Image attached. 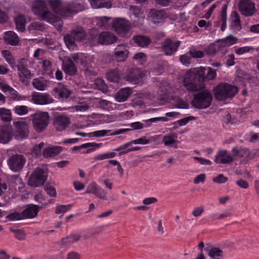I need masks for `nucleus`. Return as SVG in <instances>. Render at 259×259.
Listing matches in <instances>:
<instances>
[{"label":"nucleus","mask_w":259,"mask_h":259,"mask_svg":"<svg viewBox=\"0 0 259 259\" xmlns=\"http://www.w3.org/2000/svg\"><path fill=\"white\" fill-rule=\"evenodd\" d=\"M46 3L42 0L36 1L32 7L33 13L40 17V19L48 22L54 25L58 30H60L63 26V22L58 16L46 10Z\"/></svg>","instance_id":"f257e3e1"},{"label":"nucleus","mask_w":259,"mask_h":259,"mask_svg":"<svg viewBox=\"0 0 259 259\" xmlns=\"http://www.w3.org/2000/svg\"><path fill=\"white\" fill-rule=\"evenodd\" d=\"M204 70L203 69L189 71L185 74L183 80V85L189 92H197L204 88Z\"/></svg>","instance_id":"f03ea898"},{"label":"nucleus","mask_w":259,"mask_h":259,"mask_svg":"<svg viewBox=\"0 0 259 259\" xmlns=\"http://www.w3.org/2000/svg\"><path fill=\"white\" fill-rule=\"evenodd\" d=\"M89 40L93 44L96 43L102 45H109L116 42L118 39L112 32L109 31H103L99 34L96 30H92L90 31Z\"/></svg>","instance_id":"7ed1b4c3"},{"label":"nucleus","mask_w":259,"mask_h":259,"mask_svg":"<svg viewBox=\"0 0 259 259\" xmlns=\"http://www.w3.org/2000/svg\"><path fill=\"white\" fill-rule=\"evenodd\" d=\"M237 92V87L226 83H221L213 89L214 97L218 101L232 98Z\"/></svg>","instance_id":"20e7f679"},{"label":"nucleus","mask_w":259,"mask_h":259,"mask_svg":"<svg viewBox=\"0 0 259 259\" xmlns=\"http://www.w3.org/2000/svg\"><path fill=\"white\" fill-rule=\"evenodd\" d=\"M48 3L55 13L63 17L76 14L79 11L76 5L64 6L61 0H48Z\"/></svg>","instance_id":"39448f33"},{"label":"nucleus","mask_w":259,"mask_h":259,"mask_svg":"<svg viewBox=\"0 0 259 259\" xmlns=\"http://www.w3.org/2000/svg\"><path fill=\"white\" fill-rule=\"evenodd\" d=\"M86 36V32L81 26H77L73 29L70 33L64 36L65 42L69 49L72 48L75 45V41H81L84 40Z\"/></svg>","instance_id":"423d86ee"},{"label":"nucleus","mask_w":259,"mask_h":259,"mask_svg":"<svg viewBox=\"0 0 259 259\" xmlns=\"http://www.w3.org/2000/svg\"><path fill=\"white\" fill-rule=\"evenodd\" d=\"M212 99V95L209 92L202 91L194 96L192 104L197 108L205 109L210 105Z\"/></svg>","instance_id":"0eeeda50"},{"label":"nucleus","mask_w":259,"mask_h":259,"mask_svg":"<svg viewBox=\"0 0 259 259\" xmlns=\"http://www.w3.org/2000/svg\"><path fill=\"white\" fill-rule=\"evenodd\" d=\"M30 117L33 126L35 130H44L49 124L50 115L47 112L37 111L31 114Z\"/></svg>","instance_id":"6e6552de"},{"label":"nucleus","mask_w":259,"mask_h":259,"mask_svg":"<svg viewBox=\"0 0 259 259\" xmlns=\"http://www.w3.org/2000/svg\"><path fill=\"white\" fill-rule=\"evenodd\" d=\"M177 113L175 112H168L165 114L166 117H158L149 119L145 121V123L141 122H133L130 124L132 130H140L144 127L150 126L152 123L156 122L159 121H166L167 120L166 117H175ZM123 130H130V128H124Z\"/></svg>","instance_id":"1a4fd4ad"},{"label":"nucleus","mask_w":259,"mask_h":259,"mask_svg":"<svg viewBox=\"0 0 259 259\" xmlns=\"http://www.w3.org/2000/svg\"><path fill=\"white\" fill-rule=\"evenodd\" d=\"M26 163L25 157L21 154H16L10 156L7 160L9 168L15 172L21 170Z\"/></svg>","instance_id":"9d476101"},{"label":"nucleus","mask_w":259,"mask_h":259,"mask_svg":"<svg viewBox=\"0 0 259 259\" xmlns=\"http://www.w3.org/2000/svg\"><path fill=\"white\" fill-rule=\"evenodd\" d=\"M47 176L42 168H36L29 179L28 184L31 187H37L45 183Z\"/></svg>","instance_id":"9b49d317"},{"label":"nucleus","mask_w":259,"mask_h":259,"mask_svg":"<svg viewBox=\"0 0 259 259\" xmlns=\"http://www.w3.org/2000/svg\"><path fill=\"white\" fill-rule=\"evenodd\" d=\"M144 76V73L141 69L130 68L127 70L125 78L131 83L136 84L142 82Z\"/></svg>","instance_id":"f8f14e48"},{"label":"nucleus","mask_w":259,"mask_h":259,"mask_svg":"<svg viewBox=\"0 0 259 259\" xmlns=\"http://www.w3.org/2000/svg\"><path fill=\"white\" fill-rule=\"evenodd\" d=\"M238 9L241 14L245 17L252 16L256 12L255 4L251 0H240Z\"/></svg>","instance_id":"ddd939ff"},{"label":"nucleus","mask_w":259,"mask_h":259,"mask_svg":"<svg viewBox=\"0 0 259 259\" xmlns=\"http://www.w3.org/2000/svg\"><path fill=\"white\" fill-rule=\"evenodd\" d=\"M231 152L233 157L238 158H244L243 161L245 162H248L249 160L252 159L255 157L257 152L255 151L253 153L249 151L247 148H242L241 147H234L232 149Z\"/></svg>","instance_id":"4468645a"},{"label":"nucleus","mask_w":259,"mask_h":259,"mask_svg":"<svg viewBox=\"0 0 259 259\" xmlns=\"http://www.w3.org/2000/svg\"><path fill=\"white\" fill-rule=\"evenodd\" d=\"M180 44V41H173L168 38L162 42L161 48L166 55H171L177 52Z\"/></svg>","instance_id":"2eb2a0df"},{"label":"nucleus","mask_w":259,"mask_h":259,"mask_svg":"<svg viewBox=\"0 0 259 259\" xmlns=\"http://www.w3.org/2000/svg\"><path fill=\"white\" fill-rule=\"evenodd\" d=\"M131 23L124 19L116 18L113 20L112 27L118 33H122L128 31L131 28Z\"/></svg>","instance_id":"dca6fc26"},{"label":"nucleus","mask_w":259,"mask_h":259,"mask_svg":"<svg viewBox=\"0 0 259 259\" xmlns=\"http://www.w3.org/2000/svg\"><path fill=\"white\" fill-rule=\"evenodd\" d=\"M129 47L125 45H118L114 49L113 56L117 62H123L128 57Z\"/></svg>","instance_id":"f3484780"},{"label":"nucleus","mask_w":259,"mask_h":259,"mask_svg":"<svg viewBox=\"0 0 259 259\" xmlns=\"http://www.w3.org/2000/svg\"><path fill=\"white\" fill-rule=\"evenodd\" d=\"M33 102L38 105H46L52 103L53 99L51 96L47 93L34 92L32 95Z\"/></svg>","instance_id":"a211bd4d"},{"label":"nucleus","mask_w":259,"mask_h":259,"mask_svg":"<svg viewBox=\"0 0 259 259\" xmlns=\"http://www.w3.org/2000/svg\"><path fill=\"white\" fill-rule=\"evenodd\" d=\"M234 160L233 155L228 154L226 150H219L215 156L214 162L216 163L230 164Z\"/></svg>","instance_id":"6ab92c4d"},{"label":"nucleus","mask_w":259,"mask_h":259,"mask_svg":"<svg viewBox=\"0 0 259 259\" xmlns=\"http://www.w3.org/2000/svg\"><path fill=\"white\" fill-rule=\"evenodd\" d=\"M40 207L41 206L33 204H28L22 212L23 220L36 217Z\"/></svg>","instance_id":"aec40b11"},{"label":"nucleus","mask_w":259,"mask_h":259,"mask_svg":"<svg viewBox=\"0 0 259 259\" xmlns=\"http://www.w3.org/2000/svg\"><path fill=\"white\" fill-rule=\"evenodd\" d=\"M62 69L66 74L70 76L75 75L77 72L76 66L70 58L63 61Z\"/></svg>","instance_id":"412c9836"},{"label":"nucleus","mask_w":259,"mask_h":259,"mask_svg":"<svg viewBox=\"0 0 259 259\" xmlns=\"http://www.w3.org/2000/svg\"><path fill=\"white\" fill-rule=\"evenodd\" d=\"M0 89L4 93H8L10 97L14 100L20 101L22 100V97L15 90L9 85L0 83Z\"/></svg>","instance_id":"4be33fe9"},{"label":"nucleus","mask_w":259,"mask_h":259,"mask_svg":"<svg viewBox=\"0 0 259 259\" xmlns=\"http://www.w3.org/2000/svg\"><path fill=\"white\" fill-rule=\"evenodd\" d=\"M70 123L69 118L63 114L57 116L54 121V125L57 128H66Z\"/></svg>","instance_id":"5701e85b"},{"label":"nucleus","mask_w":259,"mask_h":259,"mask_svg":"<svg viewBox=\"0 0 259 259\" xmlns=\"http://www.w3.org/2000/svg\"><path fill=\"white\" fill-rule=\"evenodd\" d=\"M121 72L117 68L111 69L106 72V77L110 82H118L122 78Z\"/></svg>","instance_id":"b1692460"},{"label":"nucleus","mask_w":259,"mask_h":259,"mask_svg":"<svg viewBox=\"0 0 259 259\" xmlns=\"http://www.w3.org/2000/svg\"><path fill=\"white\" fill-rule=\"evenodd\" d=\"M150 15L152 21L154 24L162 23L166 18V14L164 10H151Z\"/></svg>","instance_id":"393cba45"},{"label":"nucleus","mask_w":259,"mask_h":259,"mask_svg":"<svg viewBox=\"0 0 259 259\" xmlns=\"http://www.w3.org/2000/svg\"><path fill=\"white\" fill-rule=\"evenodd\" d=\"M153 140V139L152 140V139H146V137H143L140 138L138 139H136V140L132 141L130 142H127V143L124 144V145L120 146V147L115 149L114 151H120L124 150L126 148H127V147L131 146L133 144H143V145L147 144H148L150 142V141H152Z\"/></svg>","instance_id":"a878e982"},{"label":"nucleus","mask_w":259,"mask_h":259,"mask_svg":"<svg viewBox=\"0 0 259 259\" xmlns=\"http://www.w3.org/2000/svg\"><path fill=\"white\" fill-rule=\"evenodd\" d=\"M54 91L59 98H68L71 93V91L67 89V87L62 83H59L54 89Z\"/></svg>","instance_id":"bb28decb"},{"label":"nucleus","mask_w":259,"mask_h":259,"mask_svg":"<svg viewBox=\"0 0 259 259\" xmlns=\"http://www.w3.org/2000/svg\"><path fill=\"white\" fill-rule=\"evenodd\" d=\"M132 91L130 88L120 89L115 95V99L118 102L125 101L131 96Z\"/></svg>","instance_id":"cd10ccee"},{"label":"nucleus","mask_w":259,"mask_h":259,"mask_svg":"<svg viewBox=\"0 0 259 259\" xmlns=\"http://www.w3.org/2000/svg\"><path fill=\"white\" fill-rule=\"evenodd\" d=\"M5 41L6 44L11 46H17L19 42V38L16 33L13 31H10L6 33Z\"/></svg>","instance_id":"c85d7f7f"},{"label":"nucleus","mask_w":259,"mask_h":259,"mask_svg":"<svg viewBox=\"0 0 259 259\" xmlns=\"http://www.w3.org/2000/svg\"><path fill=\"white\" fill-rule=\"evenodd\" d=\"M62 150L61 146L49 147L44 149L42 155L45 158L53 157L60 153Z\"/></svg>","instance_id":"c756f323"},{"label":"nucleus","mask_w":259,"mask_h":259,"mask_svg":"<svg viewBox=\"0 0 259 259\" xmlns=\"http://www.w3.org/2000/svg\"><path fill=\"white\" fill-rule=\"evenodd\" d=\"M18 73L20 79L24 81L25 78H30L31 73L29 70L22 63H20L17 65Z\"/></svg>","instance_id":"7c9ffc66"},{"label":"nucleus","mask_w":259,"mask_h":259,"mask_svg":"<svg viewBox=\"0 0 259 259\" xmlns=\"http://www.w3.org/2000/svg\"><path fill=\"white\" fill-rule=\"evenodd\" d=\"M204 250L208 252V255L211 259H223V251L218 247H212L210 249L205 248Z\"/></svg>","instance_id":"2f4dec72"},{"label":"nucleus","mask_w":259,"mask_h":259,"mask_svg":"<svg viewBox=\"0 0 259 259\" xmlns=\"http://www.w3.org/2000/svg\"><path fill=\"white\" fill-rule=\"evenodd\" d=\"M92 7L94 9L101 8H110L112 7V3L110 1H104V0H89Z\"/></svg>","instance_id":"473e14b6"},{"label":"nucleus","mask_w":259,"mask_h":259,"mask_svg":"<svg viewBox=\"0 0 259 259\" xmlns=\"http://www.w3.org/2000/svg\"><path fill=\"white\" fill-rule=\"evenodd\" d=\"M134 41L141 47H145L149 46L151 42V39L145 35H137L133 37Z\"/></svg>","instance_id":"72a5a7b5"},{"label":"nucleus","mask_w":259,"mask_h":259,"mask_svg":"<svg viewBox=\"0 0 259 259\" xmlns=\"http://www.w3.org/2000/svg\"><path fill=\"white\" fill-rule=\"evenodd\" d=\"M110 131H95L94 132L88 134L83 132H76L75 134L80 136L82 137H100L106 136Z\"/></svg>","instance_id":"f704fd0d"},{"label":"nucleus","mask_w":259,"mask_h":259,"mask_svg":"<svg viewBox=\"0 0 259 259\" xmlns=\"http://www.w3.org/2000/svg\"><path fill=\"white\" fill-rule=\"evenodd\" d=\"M16 29L21 32L25 30L26 18L23 15H19L15 18Z\"/></svg>","instance_id":"c9c22d12"},{"label":"nucleus","mask_w":259,"mask_h":259,"mask_svg":"<svg viewBox=\"0 0 259 259\" xmlns=\"http://www.w3.org/2000/svg\"><path fill=\"white\" fill-rule=\"evenodd\" d=\"M81 238V236L77 234H71L62 239V244L70 245L74 243L78 242Z\"/></svg>","instance_id":"e433bc0d"},{"label":"nucleus","mask_w":259,"mask_h":259,"mask_svg":"<svg viewBox=\"0 0 259 259\" xmlns=\"http://www.w3.org/2000/svg\"><path fill=\"white\" fill-rule=\"evenodd\" d=\"M162 142L165 146L171 147L175 144L178 143L177 136L176 134L165 135L163 137Z\"/></svg>","instance_id":"4c0bfd02"},{"label":"nucleus","mask_w":259,"mask_h":259,"mask_svg":"<svg viewBox=\"0 0 259 259\" xmlns=\"http://www.w3.org/2000/svg\"><path fill=\"white\" fill-rule=\"evenodd\" d=\"M232 27L236 30H240L241 28L240 17L238 13L233 11L231 15Z\"/></svg>","instance_id":"58836bf2"},{"label":"nucleus","mask_w":259,"mask_h":259,"mask_svg":"<svg viewBox=\"0 0 259 259\" xmlns=\"http://www.w3.org/2000/svg\"><path fill=\"white\" fill-rule=\"evenodd\" d=\"M12 131H0V143L6 144L8 143L12 138Z\"/></svg>","instance_id":"ea45409f"},{"label":"nucleus","mask_w":259,"mask_h":259,"mask_svg":"<svg viewBox=\"0 0 259 259\" xmlns=\"http://www.w3.org/2000/svg\"><path fill=\"white\" fill-rule=\"evenodd\" d=\"M227 5H224L220 15V20L222 22L221 30L224 31L227 26Z\"/></svg>","instance_id":"a19ab883"},{"label":"nucleus","mask_w":259,"mask_h":259,"mask_svg":"<svg viewBox=\"0 0 259 259\" xmlns=\"http://www.w3.org/2000/svg\"><path fill=\"white\" fill-rule=\"evenodd\" d=\"M0 117L4 122H10L12 119L10 110L4 108H0Z\"/></svg>","instance_id":"79ce46f5"},{"label":"nucleus","mask_w":259,"mask_h":259,"mask_svg":"<svg viewBox=\"0 0 259 259\" xmlns=\"http://www.w3.org/2000/svg\"><path fill=\"white\" fill-rule=\"evenodd\" d=\"M2 55L5 58L7 62L13 67L15 65V59L12 54L8 50H3L2 51Z\"/></svg>","instance_id":"37998d69"},{"label":"nucleus","mask_w":259,"mask_h":259,"mask_svg":"<svg viewBox=\"0 0 259 259\" xmlns=\"http://www.w3.org/2000/svg\"><path fill=\"white\" fill-rule=\"evenodd\" d=\"M220 45L219 42H216L215 44L210 45L204 50V52L208 55H213L218 52L220 49Z\"/></svg>","instance_id":"c03bdc74"},{"label":"nucleus","mask_w":259,"mask_h":259,"mask_svg":"<svg viewBox=\"0 0 259 259\" xmlns=\"http://www.w3.org/2000/svg\"><path fill=\"white\" fill-rule=\"evenodd\" d=\"M32 85L34 88L39 91H44L47 87V81L39 78L33 80Z\"/></svg>","instance_id":"a18cd8bd"},{"label":"nucleus","mask_w":259,"mask_h":259,"mask_svg":"<svg viewBox=\"0 0 259 259\" xmlns=\"http://www.w3.org/2000/svg\"><path fill=\"white\" fill-rule=\"evenodd\" d=\"M13 124L17 130H27L29 127L28 123L22 118L14 121Z\"/></svg>","instance_id":"49530a36"},{"label":"nucleus","mask_w":259,"mask_h":259,"mask_svg":"<svg viewBox=\"0 0 259 259\" xmlns=\"http://www.w3.org/2000/svg\"><path fill=\"white\" fill-rule=\"evenodd\" d=\"M28 30L31 31H43L45 30L44 24L40 22H33L31 23L28 27Z\"/></svg>","instance_id":"de8ad7c7"},{"label":"nucleus","mask_w":259,"mask_h":259,"mask_svg":"<svg viewBox=\"0 0 259 259\" xmlns=\"http://www.w3.org/2000/svg\"><path fill=\"white\" fill-rule=\"evenodd\" d=\"M94 84L98 90L101 91L103 93H106L108 91L107 86L105 83L104 80L101 78L95 79Z\"/></svg>","instance_id":"09e8293b"},{"label":"nucleus","mask_w":259,"mask_h":259,"mask_svg":"<svg viewBox=\"0 0 259 259\" xmlns=\"http://www.w3.org/2000/svg\"><path fill=\"white\" fill-rule=\"evenodd\" d=\"M44 146V142H41L38 144L35 145L31 150V154L36 158L40 157L41 155V150Z\"/></svg>","instance_id":"8fccbe9b"},{"label":"nucleus","mask_w":259,"mask_h":259,"mask_svg":"<svg viewBox=\"0 0 259 259\" xmlns=\"http://www.w3.org/2000/svg\"><path fill=\"white\" fill-rule=\"evenodd\" d=\"M29 131H12V135L18 140L25 139L28 135Z\"/></svg>","instance_id":"3c124183"},{"label":"nucleus","mask_w":259,"mask_h":259,"mask_svg":"<svg viewBox=\"0 0 259 259\" xmlns=\"http://www.w3.org/2000/svg\"><path fill=\"white\" fill-rule=\"evenodd\" d=\"M13 110L16 114L20 116L26 114L28 112V107L24 105L16 106Z\"/></svg>","instance_id":"603ef678"},{"label":"nucleus","mask_w":259,"mask_h":259,"mask_svg":"<svg viewBox=\"0 0 259 259\" xmlns=\"http://www.w3.org/2000/svg\"><path fill=\"white\" fill-rule=\"evenodd\" d=\"M6 219L10 221H14L23 220L22 212L20 213L17 211H15L8 214L6 217Z\"/></svg>","instance_id":"864d4df0"},{"label":"nucleus","mask_w":259,"mask_h":259,"mask_svg":"<svg viewBox=\"0 0 259 259\" xmlns=\"http://www.w3.org/2000/svg\"><path fill=\"white\" fill-rule=\"evenodd\" d=\"M110 17H96V20L97 22V25L99 27H105L107 25L108 21L111 19Z\"/></svg>","instance_id":"5fc2aeb1"},{"label":"nucleus","mask_w":259,"mask_h":259,"mask_svg":"<svg viewBox=\"0 0 259 259\" xmlns=\"http://www.w3.org/2000/svg\"><path fill=\"white\" fill-rule=\"evenodd\" d=\"M10 230L13 232L15 237L19 240H23L25 238L26 234L24 231L21 229H14L10 228Z\"/></svg>","instance_id":"6e6d98bb"},{"label":"nucleus","mask_w":259,"mask_h":259,"mask_svg":"<svg viewBox=\"0 0 259 259\" xmlns=\"http://www.w3.org/2000/svg\"><path fill=\"white\" fill-rule=\"evenodd\" d=\"M101 144H97L96 143H88L82 144L79 146H74L72 148V151H77L82 148H87L91 147H96L99 148L100 147Z\"/></svg>","instance_id":"4d7b16f0"},{"label":"nucleus","mask_w":259,"mask_h":259,"mask_svg":"<svg viewBox=\"0 0 259 259\" xmlns=\"http://www.w3.org/2000/svg\"><path fill=\"white\" fill-rule=\"evenodd\" d=\"M193 58H202L204 56V54L201 51H197L194 48H190L187 53Z\"/></svg>","instance_id":"13d9d810"},{"label":"nucleus","mask_w":259,"mask_h":259,"mask_svg":"<svg viewBox=\"0 0 259 259\" xmlns=\"http://www.w3.org/2000/svg\"><path fill=\"white\" fill-rule=\"evenodd\" d=\"M72 206L71 204L60 205L56 207L55 213L57 214L64 213L71 209Z\"/></svg>","instance_id":"bf43d9fd"},{"label":"nucleus","mask_w":259,"mask_h":259,"mask_svg":"<svg viewBox=\"0 0 259 259\" xmlns=\"http://www.w3.org/2000/svg\"><path fill=\"white\" fill-rule=\"evenodd\" d=\"M237 38L232 35L227 36L225 39L221 41V45L230 46L236 42Z\"/></svg>","instance_id":"052dcab7"},{"label":"nucleus","mask_w":259,"mask_h":259,"mask_svg":"<svg viewBox=\"0 0 259 259\" xmlns=\"http://www.w3.org/2000/svg\"><path fill=\"white\" fill-rule=\"evenodd\" d=\"M98 188L99 187L95 182H92L87 186L84 193H92L94 194Z\"/></svg>","instance_id":"680f3d73"},{"label":"nucleus","mask_w":259,"mask_h":259,"mask_svg":"<svg viewBox=\"0 0 259 259\" xmlns=\"http://www.w3.org/2000/svg\"><path fill=\"white\" fill-rule=\"evenodd\" d=\"M228 178L223 174H219L217 177L212 179V181L217 184H224L228 181Z\"/></svg>","instance_id":"e2e57ef3"},{"label":"nucleus","mask_w":259,"mask_h":259,"mask_svg":"<svg viewBox=\"0 0 259 259\" xmlns=\"http://www.w3.org/2000/svg\"><path fill=\"white\" fill-rule=\"evenodd\" d=\"M133 58L136 60H138L140 62V63H142L144 62H145L146 60V55L143 53H137L134 55L133 57Z\"/></svg>","instance_id":"0e129e2a"},{"label":"nucleus","mask_w":259,"mask_h":259,"mask_svg":"<svg viewBox=\"0 0 259 259\" xmlns=\"http://www.w3.org/2000/svg\"><path fill=\"white\" fill-rule=\"evenodd\" d=\"M89 108V106L86 103H79L74 107V109L77 111H85Z\"/></svg>","instance_id":"69168bd1"},{"label":"nucleus","mask_w":259,"mask_h":259,"mask_svg":"<svg viewBox=\"0 0 259 259\" xmlns=\"http://www.w3.org/2000/svg\"><path fill=\"white\" fill-rule=\"evenodd\" d=\"M251 48L249 47H243L235 49L234 52L237 55H242L248 52Z\"/></svg>","instance_id":"338daca9"},{"label":"nucleus","mask_w":259,"mask_h":259,"mask_svg":"<svg viewBox=\"0 0 259 259\" xmlns=\"http://www.w3.org/2000/svg\"><path fill=\"white\" fill-rule=\"evenodd\" d=\"M94 195L100 199L107 200L106 194L105 192L103 189H101L100 188H99L97 189V191L96 192V193H95Z\"/></svg>","instance_id":"774afa93"}]
</instances>
